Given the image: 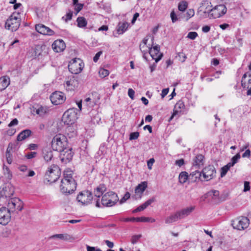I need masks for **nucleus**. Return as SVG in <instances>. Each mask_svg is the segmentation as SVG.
<instances>
[{
    "label": "nucleus",
    "instance_id": "nucleus-1",
    "mask_svg": "<svg viewBox=\"0 0 251 251\" xmlns=\"http://www.w3.org/2000/svg\"><path fill=\"white\" fill-rule=\"evenodd\" d=\"M119 198L118 195L112 191H109L102 195L101 201L100 199H95L94 202L97 207H111L115 205L118 201Z\"/></svg>",
    "mask_w": 251,
    "mask_h": 251
},
{
    "label": "nucleus",
    "instance_id": "nucleus-2",
    "mask_svg": "<svg viewBox=\"0 0 251 251\" xmlns=\"http://www.w3.org/2000/svg\"><path fill=\"white\" fill-rule=\"evenodd\" d=\"M60 169L56 165L52 164L48 168L45 175L44 183H51L55 182L59 177Z\"/></svg>",
    "mask_w": 251,
    "mask_h": 251
},
{
    "label": "nucleus",
    "instance_id": "nucleus-3",
    "mask_svg": "<svg viewBox=\"0 0 251 251\" xmlns=\"http://www.w3.org/2000/svg\"><path fill=\"white\" fill-rule=\"evenodd\" d=\"M68 142L65 136L62 134H57L52 139L51 147L53 150L61 151L67 148Z\"/></svg>",
    "mask_w": 251,
    "mask_h": 251
},
{
    "label": "nucleus",
    "instance_id": "nucleus-4",
    "mask_svg": "<svg viewBox=\"0 0 251 251\" xmlns=\"http://www.w3.org/2000/svg\"><path fill=\"white\" fill-rule=\"evenodd\" d=\"M21 18L19 13H13L5 24L6 29L12 31H16L20 25Z\"/></svg>",
    "mask_w": 251,
    "mask_h": 251
},
{
    "label": "nucleus",
    "instance_id": "nucleus-5",
    "mask_svg": "<svg viewBox=\"0 0 251 251\" xmlns=\"http://www.w3.org/2000/svg\"><path fill=\"white\" fill-rule=\"evenodd\" d=\"M66 180L62 179L60 189L62 193L68 195L72 194L76 190V183L75 179H71V181Z\"/></svg>",
    "mask_w": 251,
    "mask_h": 251
},
{
    "label": "nucleus",
    "instance_id": "nucleus-6",
    "mask_svg": "<svg viewBox=\"0 0 251 251\" xmlns=\"http://www.w3.org/2000/svg\"><path fill=\"white\" fill-rule=\"evenodd\" d=\"M78 114V111L77 109L75 108H70L63 114L62 120L65 124L72 125L77 119Z\"/></svg>",
    "mask_w": 251,
    "mask_h": 251
},
{
    "label": "nucleus",
    "instance_id": "nucleus-7",
    "mask_svg": "<svg viewBox=\"0 0 251 251\" xmlns=\"http://www.w3.org/2000/svg\"><path fill=\"white\" fill-rule=\"evenodd\" d=\"M212 5L211 3L207 0H202L200 7L198 8L197 14L201 18H206L209 17L210 18V13Z\"/></svg>",
    "mask_w": 251,
    "mask_h": 251
},
{
    "label": "nucleus",
    "instance_id": "nucleus-8",
    "mask_svg": "<svg viewBox=\"0 0 251 251\" xmlns=\"http://www.w3.org/2000/svg\"><path fill=\"white\" fill-rule=\"evenodd\" d=\"M84 67V64L79 58L72 59L68 65L69 71L74 74L80 73Z\"/></svg>",
    "mask_w": 251,
    "mask_h": 251
},
{
    "label": "nucleus",
    "instance_id": "nucleus-9",
    "mask_svg": "<svg viewBox=\"0 0 251 251\" xmlns=\"http://www.w3.org/2000/svg\"><path fill=\"white\" fill-rule=\"evenodd\" d=\"M77 201L83 205H88L94 201L93 193L88 190H84L80 192L77 196Z\"/></svg>",
    "mask_w": 251,
    "mask_h": 251
},
{
    "label": "nucleus",
    "instance_id": "nucleus-10",
    "mask_svg": "<svg viewBox=\"0 0 251 251\" xmlns=\"http://www.w3.org/2000/svg\"><path fill=\"white\" fill-rule=\"evenodd\" d=\"M249 220L245 217H240L232 221L233 227L238 230H244L249 225Z\"/></svg>",
    "mask_w": 251,
    "mask_h": 251
},
{
    "label": "nucleus",
    "instance_id": "nucleus-11",
    "mask_svg": "<svg viewBox=\"0 0 251 251\" xmlns=\"http://www.w3.org/2000/svg\"><path fill=\"white\" fill-rule=\"evenodd\" d=\"M24 204L22 201L19 198H15L10 199L7 204V208L10 210L11 212L19 211L22 210Z\"/></svg>",
    "mask_w": 251,
    "mask_h": 251
},
{
    "label": "nucleus",
    "instance_id": "nucleus-12",
    "mask_svg": "<svg viewBox=\"0 0 251 251\" xmlns=\"http://www.w3.org/2000/svg\"><path fill=\"white\" fill-rule=\"evenodd\" d=\"M227 11V8L224 4L215 6L211 10L210 18H219L224 16Z\"/></svg>",
    "mask_w": 251,
    "mask_h": 251
},
{
    "label": "nucleus",
    "instance_id": "nucleus-13",
    "mask_svg": "<svg viewBox=\"0 0 251 251\" xmlns=\"http://www.w3.org/2000/svg\"><path fill=\"white\" fill-rule=\"evenodd\" d=\"M11 211L6 207L0 208V224L5 226L11 220Z\"/></svg>",
    "mask_w": 251,
    "mask_h": 251
},
{
    "label": "nucleus",
    "instance_id": "nucleus-14",
    "mask_svg": "<svg viewBox=\"0 0 251 251\" xmlns=\"http://www.w3.org/2000/svg\"><path fill=\"white\" fill-rule=\"evenodd\" d=\"M99 100L100 97L97 93H92L85 99L84 103L88 108L91 109L97 104Z\"/></svg>",
    "mask_w": 251,
    "mask_h": 251
},
{
    "label": "nucleus",
    "instance_id": "nucleus-15",
    "mask_svg": "<svg viewBox=\"0 0 251 251\" xmlns=\"http://www.w3.org/2000/svg\"><path fill=\"white\" fill-rule=\"evenodd\" d=\"M73 154L72 149L66 148L62 151H60L59 157L62 163L67 164L72 160Z\"/></svg>",
    "mask_w": 251,
    "mask_h": 251
},
{
    "label": "nucleus",
    "instance_id": "nucleus-16",
    "mask_svg": "<svg viewBox=\"0 0 251 251\" xmlns=\"http://www.w3.org/2000/svg\"><path fill=\"white\" fill-rule=\"evenodd\" d=\"M50 100L52 104L58 105L62 103L65 100L64 94L61 92H55L50 96Z\"/></svg>",
    "mask_w": 251,
    "mask_h": 251
},
{
    "label": "nucleus",
    "instance_id": "nucleus-17",
    "mask_svg": "<svg viewBox=\"0 0 251 251\" xmlns=\"http://www.w3.org/2000/svg\"><path fill=\"white\" fill-rule=\"evenodd\" d=\"M202 173L203 177L206 180H209L215 176L216 170L213 165H209L203 169Z\"/></svg>",
    "mask_w": 251,
    "mask_h": 251
},
{
    "label": "nucleus",
    "instance_id": "nucleus-18",
    "mask_svg": "<svg viewBox=\"0 0 251 251\" xmlns=\"http://www.w3.org/2000/svg\"><path fill=\"white\" fill-rule=\"evenodd\" d=\"M64 86L67 91H74L78 86V80L73 76L65 82Z\"/></svg>",
    "mask_w": 251,
    "mask_h": 251
},
{
    "label": "nucleus",
    "instance_id": "nucleus-19",
    "mask_svg": "<svg viewBox=\"0 0 251 251\" xmlns=\"http://www.w3.org/2000/svg\"><path fill=\"white\" fill-rule=\"evenodd\" d=\"M35 29L40 34L52 36L55 34L53 30L42 24L37 25L35 26Z\"/></svg>",
    "mask_w": 251,
    "mask_h": 251
},
{
    "label": "nucleus",
    "instance_id": "nucleus-20",
    "mask_svg": "<svg viewBox=\"0 0 251 251\" xmlns=\"http://www.w3.org/2000/svg\"><path fill=\"white\" fill-rule=\"evenodd\" d=\"M151 39V44H149L147 46V48L148 49V50L149 52V53L150 54L152 58L153 59H154L156 63L158 62L162 58L163 56V55L162 53H157L156 52H155L153 50H152V47L153 45V40H154V37L151 36L150 37Z\"/></svg>",
    "mask_w": 251,
    "mask_h": 251
},
{
    "label": "nucleus",
    "instance_id": "nucleus-21",
    "mask_svg": "<svg viewBox=\"0 0 251 251\" xmlns=\"http://www.w3.org/2000/svg\"><path fill=\"white\" fill-rule=\"evenodd\" d=\"M49 111V109L48 107L38 104L34 105L31 108V112L33 114L35 113L40 116H44Z\"/></svg>",
    "mask_w": 251,
    "mask_h": 251
},
{
    "label": "nucleus",
    "instance_id": "nucleus-22",
    "mask_svg": "<svg viewBox=\"0 0 251 251\" xmlns=\"http://www.w3.org/2000/svg\"><path fill=\"white\" fill-rule=\"evenodd\" d=\"M195 209V206H191L176 211L179 220L184 219L190 215Z\"/></svg>",
    "mask_w": 251,
    "mask_h": 251
},
{
    "label": "nucleus",
    "instance_id": "nucleus-23",
    "mask_svg": "<svg viewBox=\"0 0 251 251\" xmlns=\"http://www.w3.org/2000/svg\"><path fill=\"white\" fill-rule=\"evenodd\" d=\"M66 45L64 42L61 39L56 40L52 44V48L56 52H60L64 50Z\"/></svg>",
    "mask_w": 251,
    "mask_h": 251
},
{
    "label": "nucleus",
    "instance_id": "nucleus-24",
    "mask_svg": "<svg viewBox=\"0 0 251 251\" xmlns=\"http://www.w3.org/2000/svg\"><path fill=\"white\" fill-rule=\"evenodd\" d=\"M207 196H211L212 199L219 201H224L226 200V197L222 195L220 196L219 191L216 190H212L207 193Z\"/></svg>",
    "mask_w": 251,
    "mask_h": 251
},
{
    "label": "nucleus",
    "instance_id": "nucleus-25",
    "mask_svg": "<svg viewBox=\"0 0 251 251\" xmlns=\"http://www.w3.org/2000/svg\"><path fill=\"white\" fill-rule=\"evenodd\" d=\"M204 164V156L201 154H198L193 159V165L195 169H199Z\"/></svg>",
    "mask_w": 251,
    "mask_h": 251
},
{
    "label": "nucleus",
    "instance_id": "nucleus-26",
    "mask_svg": "<svg viewBox=\"0 0 251 251\" xmlns=\"http://www.w3.org/2000/svg\"><path fill=\"white\" fill-rule=\"evenodd\" d=\"M106 188L104 184L99 185L96 189H94V194L95 199H100L101 196H102L103 193L106 191Z\"/></svg>",
    "mask_w": 251,
    "mask_h": 251
},
{
    "label": "nucleus",
    "instance_id": "nucleus-27",
    "mask_svg": "<svg viewBox=\"0 0 251 251\" xmlns=\"http://www.w3.org/2000/svg\"><path fill=\"white\" fill-rule=\"evenodd\" d=\"M151 35H147L145 38L143 39L142 40V43L140 45V50L144 52L143 57L144 59L147 60V58L146 56V54L149 51L148 49L147 48V42L149 38H150Z\"/></svg>",
    "mask_w": 251,
    "mask_h": 251
},
{
    "label": "nucleus",
    "instance_id": "nucleus-28",
    "mask_svg": "<svg viewBox=\"0 0 251 251\" xmlns=\"http://www.w3.org/2000/svg\"><path fill=\"white\" fill-rule=\"evenodd\" d=\"M10 84V78L7 76H3L0 78V91L5 89Z\"/></svg>",
    "mask_w": 251,
    "mask_h": 251
},
{
    "label": "nucleus",
    "instance_id": "nucleus-29",
    "mask_svg": "<svg viewBox=\"0 0 251 251\" xmlns=\"http://www.w3.org/2000/svg\"><path fill=\"white\" fill-rule=\"evenodd\" d=\"M179 220V219L178 216L176 211L175 213L171 214L169 216L167 217L165 219V223L166 224H170L176 222Z\"/></svg>",
    "mask_w": 251,
    "mask_h": 251
},
{
    "label": "nucleus",
    "instance_id": "nucleus-30",
    "mask_svg": "<svg viewBox=\"0 0 251 251\" xmlns=\"http://www.w3.org/2000/svg\"><path fill=\"white\" fill-rule=\"evenodd\" d=\"M59 239L61 240L68 241L71 239V236L67 233L65 234H56L50 236L49 239Z\"/></svg>",
    "mask_w": 251,
    "mask_h": 251
},
{
    "label": "nucleus",
    "instance_id": "nucleus-31",
    "mask_svg": "<svg viewBox=\"0 0 251 251\" xmlns=\"http://www.w3.org/2000/svg\"><path fill=\"white\" fill-rule=\"evenodd\" d=\"M31 131L29 129H25L21 132L17 136V140L21 141L29 137L31 134Z\"/></svg>",
    "mask_w": 251,
    "mask_h": 251
},
{
    "label": "nucleus",
    "instance_id": "nucleus-32",
    "mask_svg": "<svg viewBox=\"0 0 251 251\" xmlns=\"http://www.w3.org/2000/svg\"><path fill=\"white\" fill-rule=\"evenodd\" d=\"M201 176V172L196 170L190 173L189 175V179L191 180L193 182H196L200 179Z\"/></svg>",
    "mask_w": 251,
    "mask_h": 251
},
{
    "label": "nucleus",
    "instance_id": "nucleus-33",
    "mask_svg": "<svg viewBox=\"0 0 251 251\" xmlns=\"http://www.w3.org/2000/svg\"><path fill=\"white\" fill-rule=\"evenodd\" d=\"M129 24L127 22L119 23L118 25L117 32L119 34H123L127 29Z\"/></svg>",
    "mask_w": 251,
    "mask_h": 251
},
{
    "label": "nucleus",
    "instance_id": "nucleus-34",
    "mask_svg": "<svg viewBox=\"0 0 251 251\" xmlns=\"http://www.w3.org/2000/svg\"><path fill=\"white\" fill-rule=\"evenodd\" d=\"M189 179V175L185 171L181 172L178 176L179 182L181 184H184L188 179Z\"/></svg>",
    "mask_w": 251,
    "mask_h": 251
},
{
    "label": "nucleus",
    "instance_id": "nucleus-35",
    "mask_svg": "<svg viewBox=\"0 0 251 251\" xmlns=\"http://www.w3.org/2000/svg\"><path fill=\"white\" fill-rule=\"evenodd\" d=\"M155 201V198L154 197H152V198L150 199L145 202L138 206L137 208L139 210V211H143Z\"/></svg>",
    "mask_w": 251,
    "mask_h": 251
},
{
    "label": "nucleus",
    "instance_id": "nucleus-36",
    "mask_svg": "<svg viewBox=\"0 0 251 251\" xmlns=\"http://www.w3.org/2000/svg\"><path fill=\"white\" fill-rule=\"evenodd\" d=\"M77 25L79 28H84L86 26L87 21L83 17H78L76 19Z\"/></svg>",
    "mask_w": 251,
    "mask_h": 251
},
{
    "label": "nucleus",
    "instance_id": "nucleus-37",
    "mask_svg": "<svg viewBox=\"0 0 251 251\" xmlns=\"http://www.w3.org/2000/svg\"><path fill=\"white\" fill-rule=\"evenodd\" d=\"M47 49L46 46L45 45L43 46H36L34 50L35 56L36 57H39L40 55H42L43 51L46 50Z\"/></svg>",
    "mask_w": 251,
    "mask_h": 251
},
{
    "label": "nucleus",
    "instance_id": "nucleus-38",
    "mask_svg": "<svg viewBox=\"0 0 251 251\" xmlns=\"http://www.w3.org/2000/svg\"><path fill=\"white\" fill-rule=\"evenodd\" d=\"M147 187V183L146 181L139 184L136 188L135 191L136 193H143Z\"/></svg>",
    "mask_w": 251,
    "mask_h": 251
},
{
    "label": "nucleus",
    "instance_id": "nucleus-39",
    "mask_svg": "<svg viewBox=\"0 0 251 251\" xmlns=\"http://www.w3.org/2000/svg\"><path fill=\"white\" fill-rule=\"evenodd\" d=\"M170 16L172 19V21L174 23L176 22L178 19L180 20L181 19H183L185 17L184 14H180L178 15V18H177V16L176 14L174 11H172L171 12Z\"/></svg>",
    "mask_w": 251,
    "mask_h": 251
},
{
    "label": "nucleus",
    "instance_id": "nucleus-40",
    "mask_svg": "<svg viewBox=\"0 0 251 251\" xmlns=\"http://www.w3.org/2000/svg\"><path fill=\"white\" fill-rule=\"evenodd\" d=\"M44 159L47 161L49 162L50 161L53 157V154L50 150L46 151L45 150L43 152Z\"/></svg>",
    "mask_w": 251,
    "mask_h": 251
},
{
    "label": "nucleus",
    "instance_id": "nucleus-41",
    "mask_svg": "<svg viewBox=\"0 0 251 251\" xmlns=\"http://www.w3.org/2000/svg\"><path fill=\"white\" fill-rule=\"evenodd\" d=\"M188 3L186 1H181L178 3V9L181 12H184L187 8Z\"/></svg>",
    "mask_w": 251,
    "mask_h": 251
},
{
    "label": "nucleus",
    "instance_id": "nucleus-42",
    "mask_svg": "<svg viewBox=\"0 0 251 251\" xmlns=\"http://www.w3.org/2000/svg\"><path fill=\"white\" fill-rule=\"evenodd\" d=\"M3 174L8 179H11L12 177V173L9 169V168L6 166L5 164H3Z\"/></svg>",
    "mask_w": 251,
    "mask_h": 251
},
{
    "label": "nucleus",
    "instance_id": "nucleus-43",
    "mask_svg": "<svg viewBox=\"0 0 251 251\" xmlns=\"http://www.w3.org/2000/svg\"><path fill=\"white\" fill-rule=\"evenodd\" d=\"M12 150V148H10L8 147L6 151V157L7 162L8 164H10L12 162V155L10 153L11 151Z\"/></svg>",
    "mask_w": 251,
    "mask_h": 251
},
{
    "label": "nucleus",
    "instance_id": "nucleus-44",
    "mask_svg": "<svg viewBox=\"0 0 251 251\" xmlns=\"http://www.w3.org/2000/svg\"><path fill=\"white\" fill-rule=\"evenodd\" d=\"M185 16L184 18H186V20L188 21L195 15V11L193 9H189L187 10L186 14H183Z\"/></svg>",
    "mask_w": 251,
    "mask_h": 251
},
{
    "label": "nucleus",
    "instance_id": "nucleus-45",
    "mask_svg": "<svg viewBox=\"0 0 251 251\" xmlns=\"http://www.w3.org/2000/svg\"><path fill=\"white\" fill-rule=\"evenodd\" d=\"M231 166L227 163L221 168V176H224Z\"/></svg>",
    "mask_w": 251,
    "mask_h": 251
},
{
    "label": "nucleus",
    "instance_id": "nucleus-46",
    "mask_svg": "<svg viewBox=\"0 0 251 251\" xmlns=\"http://www.w3.org/2000/svg\"><path fill=\"white\" fill-rule=\"evenodd\" d=\"M174 108L181 112V110L185 108L184 102L181 100H179L176 103Z\"/></svg>",
    "mask_w": 251,
    "mask_h": 251
},
{
    "label": "nucleus",
    "instance_id": "nucleus-47",
    "mask_svg": "<svg viewBox=\"0 0 251 251\" xmlns=\"http://www.w3.org/2000/svg\"><path fill=\"white\" fill-rule=\"evenodd\" d=\"M240 158V155L239 153H237L236 155L232 157L231 159V162L228 163L231 167L233 166Z\"/></svg>",
    "mask_w": 251,
    "mask_h": 251
},
{
    "label": "nucleus",
    "instance_id": "nucleus-48",
    "mask_svg": "<svg viewBox=\"0 0 251 251\" xmlns=\"http://www.w3.org/2000/svg\"><path fill=\"white\" fill-rule=\"evenodd\" d=\"M63 179H68L69 181H71V179H74L72 176V172L68 170L64 171Z\"/></svg>",
    "mask_w": 251,
    "mask_h": 251
},
{
    "label": "nucleus",
    "instance_id": "nucleus-49",
    "mask_svg": "<svg viewBox=\"0 0 251 251\" xmlns=\"http://www.w3.org/2000/svg\"><path fill=\"white\" fill-rule=\"evenodd\" d=\"M150 221V219L149 217H134V222H149Z\"/></svg>",
    "mask_w": 251,
    "mask_h": 251
},
{
    "label": "nucleus",
    "instance_id": "nucleus-50",
    "mask_svg": "<svg viewBox=\"0 0 251 251\" xmlns=\"http://www.w3.org/2000/svg\"><path fill=\"white\" fill-rule=\"evenodd\" d=\"M109 72L107 70L100 69L99 71V74L101 77H104L109 75Z\"/></svg>",
    "mask_w": 251,
    "mask_h": 251
},
{
    "label": "nucleus",
    "instance_id": "nucleus-51",
    "mask_svg": "<svg viewBox=\"0 0 251 251\" xmlns=\"http://www.w3.org/2000/svg\"><path fill=\"white\" fill-rule=\"evenodd\" d=\"M241 85L244 89H248L251 87V78L248 80L247 83L244 82L243 80L241 81Z\"/></svg>",
    "mask_w": 251,
    "mask_h": 251
},
{
    "label": "nucleus",
    "instance_id": "nucleus-52",
    "mask_svg": "<svg viewBox=\"0 0 251 251\" xmlns=\"http://www.w3.org/2000/svg\"><path fill=\"white\" fill-rule=\"evenodd\" d=\"M198 36V33L195 31L189 32L187 36V37L191 40H194Z\"/></svg>",
    "mask_w": 251,
    "mask_h": 251
},
{
    "label": "nucleus",
    "instance_id": "nucleus-53",
    "mask_svg": "<svg viewBox=\"0 0 251 251\" xmlns=\"http://www.w3.org/2000/svg\"><path fill=\"white\" fill-rule=\"evenodd\" d=\"M180 113L181 112L180 111L174 108L173 113L169 119V121L172 120L175 117H176V118H178Z\"/></svg>",
    "mask_w": 251,
    "mask_h": 251
},
{
    "label": "nucleus",
    "instance_id": "nucleus-54",
    "mask_svg": "<svg viewBox=\"0 0 251 251\" xmlns=\"http://www.w3.org/2000/svg\"><path fill=\"white\" fill-rule=\"evenodd\" d=\"M106 153V148L104 145H101L99 148L98 154L104 155Z\"/></svg>",
    "mask_w": 251,
    "mask_h": 251
},
{
    "label": "nucleus",
    "instance_id": "nucleus-55",
    "mask_svg": "<svg viewBox=\"0 0 251 251\" xmlns=\"http://www.w3.org/2000/svg\"><path fill=\"white\" fill-rule=\"evenodd\" d=\"M73 16V12L70 11V12L66 14L65 16L62 17V19L64 20L66 22L70 21L72 19Z\"/></svg>",
    "mask_w": 251,
    "mask_h": 251
},
{
    "label": "nucleus",
    "instance_id": "nucleus-56",
    "mask_svg": "<svg viewBox=\"0 0 251 251\" xmlns=\"http://www.w3.org/2000/svg\"><path fill=\"white\" fill-rule=\"evenodd\" d=\"M139 136V132H132L129 135V140H135L137 139Z\"/></svg>",
    "mask_w": 251,
    "mask_h": 251
},
{
    "label": "nucleus",
    "instance_id": "nucleus-57",
    "mask_svg": "<svg viewBox=\"0 0 251 251\" xmlns=\"http://www.w3.org/2000/svg\"><path fill=\"white\" fill-rule=\"evenodd\" d=\"M141 236L142 235L140 234L135 235L132 236L131 239V243L133 244H136L138 242V240L141 237Z\"/></svg>",
    "mask_w": 251,
    "mask_h": 251
},
{
    "label": "nucleus",
    "instance_id": "nucleus-58",
    "mask_svg": "<svg viewBox=\"0 0 251 251\" xmlns=\"http://www.w3.org/2000/svg\"><path fill=\"white\" fill-rule=\"evenodd\" d=\"M130 194L129 192H127L126 193V194H125L124 196L123 197V198H122L120 201V203H123L125 202H126V201L128 200V199L130 198Z\"/></svg>",
    "mask_w": 251,
    "mask_h": 251
},
{
    "label": "nucleus",
    "instance_id": "nucleus-59",
    "mask_svg": "<svg viewBox=\"0 0 251 251\" xmlns=\"http://www.w3.org/2000/svg\"><path fill=\"white\" fill-rule=\"evenodd\" d=\"M134 94L135 92L134 91L131 89L129 88L128 90V95L129 97L130 98H131L132 100H133L134 98Z\"/></svg>",
    "mask_w": 251,
    "mask_h": 251
},
{
    "label": "nucleus",
    "instance_id": "nucleus-60",
    "mask_svg": "<svg viewBox=\"0 0 251 251\" xmlns=\"http://www.w3.org/2000/svg\"><path fill=\"white\" fill-rule=\"evenodd\" d=\"M102 52L101 51H100L98 52L95 55V56L93 58V61L95 62H97L98 60L99 59V58L100 56L102 54Z\"/></svg>",
    "mask_w": 251,
    "mask_h": 251
},
{
    "label": "nucleus",
    "instance_id": "nucleus-61",
    "mask_svg": "<svg viewBox=\"0 0 251 251\" xmlns=\"http://www.w3.org/2000/svg\"><path fill=\"white\" fill-rule=\"evenodd\" d=\"M18 124V120L16 118H15V119H14L13 120H12L10 122V123L8 124V126L9 127H11V126L17 125Z\"/></svg>",
    "mask_w": 251,
    "mask_h": 251
},
{
    "label": "nucleus",
    "instance_id": "nucleus-62",
    "mask_svg": "<svg viewBox=\"0 0 251 251\" xmlns=\"http://www.w3.org/2000/svg\"><path fill=\"white\" fill-rule=\"evenodd\" d=\"M178 57H179V60L182 62H183L185 61V59H186V55L183 53H179L178 54Z\"/></svg>",
    "mask_w": 251,
    "mask_h": 251
},
{
    "label": "nucleus",
    "instance_id": "nucleus-63",
    "mask_svg": "<svg viewBox=\"0 0 251 251\" xmlns=\"http://www.w3.org/2000/svg\"><path fill=\"white\" fill-rule=\"evenodd\" d=\"M154 161H155V160H154V158H151L148 161L147 165H148V168L149 169H151L152 166L153 164L154 163Z\"/></svg>",
    "mask_w": 251,
    "mask_h": 251
},
{
    "label": "nucleus",
    "instance_id": "nucleus-64",
    "mask_svg": "<svg viewBox=\"0 0 251 251\" xmlns=\"http://www.w3.org/2000/svg\"><path fill=\"white\" fill-rule=\"evenodd\" d=\"M175 164L179 167H181L184 164V160L183 159L176 160Z\"/></svg>",
    "mask_w": 251,
    "mask_h": 251
}]
</instances>
